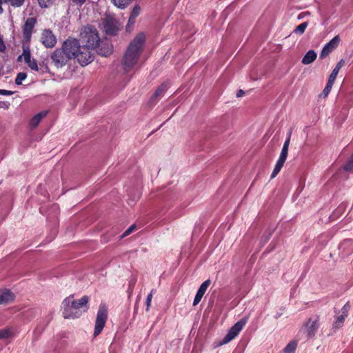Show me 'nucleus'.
Wrapping results in <instances>:
<instances>
[{
	"label": "nucleus",
	"mask_w": 353,
	"mask_h": 353,
	"mask_svg": "<svg viewBox=\"0 0 353 353\" xmlns=\"http://www.w3.org/2000/svg\"><path fill=\"white\" fill-rule=\"evenodd\" d=\"M152 296H153V294H152V290L151 292L148 294V296H147V299L145 301L146 311H149V310H150V307L151 306Z\"/></svg>",
	"instance_id": "36"
},
{
	"label": "nucleus",
	"mask_w": 353,
	"mask_h": 353,
	"mask_svg": "<svg viewBox=\"0 0 353 353\" xmlns=\"http://www.w3.org/2000/svg\"><path fill=\"white\" fill-rule=\"evenodd\" d=\"M99 47L97 52L99 54L103 57H108L112 52V46L109 43H102L101 46H98Z\"/></svg>",
	"instance_id": "20"
},
{
	"label": "nucleus",
	"mask_w": 353,
	"mask_h": 353,
	"mask_svg": "<svg viewBox=\"0 0 353 353\" xmlns=\"http://www.w3.org/2000/svg\"><path fill=\"white\" fill-rule=\"evenodd\" d=\"M14 299V295L10 290L0 291V304L12 302Z\"/></svg>",
	"instance_id": "16"
},
{
	"label": "nucleus",
	"mask_w": 353,
	"mask_h": 353,
	"mask_svg": "<svg viewBox=\"0 0 353 353\" xmlns=\"http://www.w3.org/2000/svg\"><path fill=\"white\" fill-rule=\"evenodd\" d=\"M48 112V111H41L37 114H35L30 121V126L31 128H35L38 126L41 121L45 118Z\"/></svg>",
	"instance_id": "18"
},
{
	"label": "nucleus",
	"mask_w": 353,
	"mask_h": 353,
	"mask_svg": "<svg viewBox=\"0 0 353 353\" xmlns=\"http://www.w3.org/2000/svg\"><path fill=\"white\" fill-rule=\"evenodd\" d=\"M281 169L280 168H278L274 166V168L272 172V174H271V179H273L274 177L276 176V175L279 173V172L281 171Z\"/></svg>",
	"instance_id": "41"
},
{
	"label": "nucleus",
	"mask_w": 353,
	"mask_h": 353,
	"mask_svg": "<svg viewBox=\"0 0 353 353\" xmlns=\"http://www.w3.org/2000/svg\"><path fill=\"white\" fill-rule=\"evenodd\" d=\"M246 321L245 319H241L236 322L229 330L228 334L223 338L221 345L226 344L234 339L241 331L243 326L245 325Z\"/></svg>",
	"instance_id": "11"
},
{
	"label": "nucleus",
	"mask_w": 353,
	"mask_h": 353,
	"mask_svg": "<svg viewBox=\"0 0 353 353\" xmlns=\"http://www.w3.org/2000/svg\"><path fill=\"white\" fill-rule=\"evenodd\" d=\"M140 6L139 5L134 6L129 17L127 26H129L130 25H133L135 23L136 18L140 14Z\"/></svg>",
	"instance_id": "24"
},
{
	"label": "nucleus",
	"mask_w": 353,
	"mask_h": 353,
	"mask_svg": "<svg viewBox=\"0 0 353 353\" xmlns=\"http://www.w3.org/2000/svg\"><path fill=\"white\" fill-rule=\"evenodd\" d=\"M339 70H337L336 69L334 68L332 72H331V74H330L329 76V78H328V81H330L332 83H334L336 79V77L339 74Z\"/></svg>",
	"instance_id": "35"
},
{
	"label": "nucleus",
	"mask_w": 353,
	"mask_h": 353,
	"mask_svg": "<svg viewBox=\"0 0 353 353\" xmlns=\"http://www.w3.org/2000/svg\"><path fill=\"white\" fill-rule=\"evenodd\" d=\"M136 228L135 225H132L130 227H129L122 234V237H125L128 236L132 232L134 231V230Z\"/></svg>",
	"instance_id": "38"
},
{
	"label": "nucleus",
	"mask_w": 353,
	"mask_h": 353,
	"mask_svg": "<svg viewBox=\"0 0 353 353\" xmlns=\"http://www.w3.org/2000/svg\"><path fill=\"white\" fill-rule=\"evenodd\" d=\"M89 300V296L86 295L77 300H74L72 296L66 297L62 302V315L63 318L76 319L80 317L82 312L79 309L84 307L83 312H86L88 310V303Z\"/></svg>",
	"instance_id": "2"
},
{
	"label": "nucleus",
	"mask_w": 353,
	"mask_h": 353,
	"mask_svg": "<svg viewBox=\"0 0 353 353\" xmlns=\"http://www.w3.org/2000/svg\"><path fill=\"white\" fill-rule=\"evenodd\" d=\"M305 326L307 327V337L308 339L312 338L318 330V325L316 321H312V319H310Z\"/></svg>",
	"instance_id": "19"
},
{
	"label": "nucleus",
	"mask_w": 353,
	"mask_h": 353,
	"mask_svg": "<svg viewBox=\"0 0 353 353\" xmlns=\"http://www.w3.org/2000/svg\"><path fill=\"white\" fill-rule=\"evenodd\" d=\"M94 50L83 45L81 46L77 54V59L81 65H87L94 60Z\"/></svg>",
	"instance_id": "5"
},
{
	"label": "nucleus",
	"mask_w": 353,
	"mask_h": 353,
	"mask_svg": "<svg viewBox=\"0 0 353 353\" xmlns=\"http://www.w3.org/2000/svg\"><path fill=\"white\" fill-rule=\"evenodd\" d=\"M210 280L208 279L205 281L199 287V290L196 292V296L194 297V301H193V305H196L201 300L202 297L203 296L204 294L205 293L208 288L210 285Z\"/></svg>",
	"instance_id": "15"
},
{
	"label": "nucleus",
	"mask_w": 353,
	"mask_h": 353,
	"mask_svg": "<svg viewBox=\"0 0 353 353\" xmlns=\"http://www.w3.org/2000/svg\"><path fill=\"white\" fill-rule=\"evenodd\" d=\"M168 85L166 83H161L158 88L156 90L153 95L151 97V101H156L158 100V98L163 96V94L167 90Z\"/></svg>",
	"instance_id": "21"
},
{
	"label": "nucleus",
	"mask_w": 353,
	"mask_h": 353,
	"mask_svg": "<svg viewBox=\"0 0 353 353\" xmlns=\"http://www.w3.org/2000/svg\"><path fill=\"white\" fill-rule=\"evenodd\" d=\"M23 54L21 56H19L18 59L19 60L21 57H23L24 61L26 63H29L31 60V53L29 43H23Z\"/></svg>",
	"instance_id": "23"
},
{
	"label": "nucleus",
	"mask_w": 353,
	"mask_h": 353,
	"mask_svg": "<svg viewBox=\"0 0 353 353\" xmlns=\"http://www.w3.org/2000/svg\"><path fill=\"white\" fill-rule=\"evenodd\" d=\"M343 169L347 172L353 170V154L350 157V159L347 161V163L344 165Z\"/></svg>",
	"instance_id": "31"
},
{
	"label": "nucleus",
	"mask_w": 353,
	"mask_h": 353,
	"mask_svg": "<svg viewBox=\"0 0 353 353\" xmlns=\"http://www.w3.org/2000/svg\"><path fill=\"white\" fill-rule=\"evenodd\" d=\"M13 94L12 91L0 89V94L5 96H10Z\"/></svg>",
	"instance_id": "40"
},
{
	"label": "nucleus",
	"mask_w": 353,
	"mask_h": 353,
	"mask_svg": "<svg viewBox=\"0 0 353 353\" xmlns=\"http://www.w3.org/2000/svg\"><path fill=\"white\" fill-rule=\"evenodd\" d=\"M245 92L243 90H239L236 92V97H241L244 95Z\"/></svg>",
	"instance_id": "45"
},
{
	"label": "nucleus",
	"mask_w": 353,
	"mask_h": 353,
	"mask_svg": "<svg viewBox=\"0 0 353 353\" xmlns=\"http://www.w3.org/2000/svg\"><path fill=\"white\" fill-rule=\"evenodd\" d=\"M6 48V46L3 43V40L0 38V52H3Z\"/></svg>",
	"instance_id": "44"
},
{
	"label": "nucleus",
	"mask_w": 353,
	"mask_h": 353,
	"mask_svg": "<svg viewBox=\"0 0 353 353\" xmlns=\"http://www.w3.org/2000/svg\"><path fill=\"white\" fill-rule=\"evenodd\" d=\"M316 53L314 50H309L303 57L302 63L304 65H308L312 63L316 59Z\"/></svg>",
	"instance_id": "22"
},
{
	"label": "nucleus",
	"mask_w": 353,
	"mask_h": 353,
	"mask_svg": "<svg viewBox=\"0 0 353 353\" xmlns=\"http://www.w3.org/2000/svg\"><path fill=\"white\" fill-rule=\"evenodd\" d=\"M12 335L11 331L9 328L0 330V339H8Z\"/></svg>",
	"instance_id": "32"
},
{
	"label": "nucleus",
	"mask_w": 353,
	"mask_h": 353,
	"mask_svg": "<svg viewBox=\"0 0 353 353\" xmlns=\"http://www.w3.org/2000/svg\"><path fill=\"white\" fill-rule=\"evenodd\" d=\"M307 15H310V12H301L300 13L299 15H298V17L297 19L299 20H301L302 19H303L305 16Z\"/></svg>",
	"instance_id": "43"
},
{
	"label": "nucleus",
	"mask_w": 353,
	"mask_h": 353,
	"mask_svg": "<svg viewBox=\"0 0 353 353\" xmlns=\"http://www.w3.org/2000/svg\"><path fill=\"white\" fill-rule=\"evenodd\" d=\"M81 39L83 46L95 49L100 43V37L97 29L92 26H85L81 32Z\"/></svg>",
	"instance_id": "3"
},
{
	"label": "nucleus",
	"mask_w": 353,
	"mask_h": 353,
	"mask_svg": "<svg viewBox=\"0 0 353 353\" xmlns=\"http://www.w3.org/2000/svg\"><path fill=\"white\" fill-rule=\"evenodd\" d=\"M246 321L245 319H241L236 322L229 330L228 334L223 338L221 345L226 344L234 339L241 331L243 326L245 325Z\"/></svg>",
	"instance_id": "10"
},
{
	"label": "nucleus",
	"mask_w": 353,
	"mask_h": 353,
	"mask_svg": "<svg viewBox=\"0 0 353 353\" xmlns=\"http://www.w3.org/2000/svg\"><path fill=\"white\" fill-rule=\"evenodd\" d=\"M333 84H334V83H332V82L327 81L326 86L324 88V90H323L321 96H323L324 98L327 97L332 90Z\"/></svg>",
	"instance_id": "30"
},
{
	"label": "nucleus",
	"mask_w": 353,
	"mask_h": 353,
	"mask_svg": "<svg viewBox=\"0 0 353 353\" xmlns=\"http://www.w3.org/2000/svg\"><path fill=\"white\" fill-rule=\"evenodd\" d=\"M145 36L143 32H139L128 46L122 59L123 70L127 72L130 71L137 63L143 51Z\"/></svg>",
	"instance_id": "1"
},
{
	"label": "nucleus",
	"mask_w": 353,
	"mask_h": 353,
	"mask_svg": "<svg viewBox=\"0 0 353 353\" xmlns=\"http://www.w3.org/2000/svg\"><path fill=\"white\" fill-rule=\"evenodd\" d=\"M103 28L108 35L114 36L120 30V24L115 18L107 16L103 21Z\"/></svg>",
	"instance_id": "7"
},
{
	"label": "nucleus",
	"mask_w": 353,
	"mask_h": 353,
	"mask_svg": "<svg viewBox=\"0 0 353 353\" xmlns=\"http://www.w3.org/2000/svg\"><path fill=\"white\" fill-rule=\"evenodd\" d=\"M73 5L74 6H79V7H81L85 2L87 0H71Z\"/></svg>",
	"instance_id": "39"
},
{
	"label": "nucleus",
	"mask_w": 353,
	"mask_h": 353,
	"mask_svg": "<svg viewBox=\"0 0 353 353\" xmlns=\"http://www.w3.org/2000/svg\"><path fill=\"white\" fill-rule=\"evenodd\" d=\"M297 342L296 341H290L283 349V353H294L297 347Z\"/></svg>",
	"instance_id": "26"
},
{
	"label": "nucleus",
	"mask_w": 353,
	"mask_h": 353,
	"mask_svg": "<svg viewBox=\"0 0 353 353\" xmlns=\"http://www.w3.org/2000/svg\"><path fill=\"white\" fill-rule=\"evenodd\" d=\"M290 141V135L286 139L283 145V148L281 150L280 157L287 159L288 154V148Z\"/></svg>",
	"instance_id": "25"
},
{
	"label": "nucleus",
	"mask_w": 353,
	"mask_h": 353,
	"mask_svg": "<svg viewBox=\"0 0 353 353\" xmlns=\"http://www.w3.org/2000/svg\"><path fill=\"white\" fill-rule=\"evenodd\" d=\"M285 161H286L285 159H283V158L279 157V158L275 165V167L281 169L283 168Z\"/></svg>",
	"instance_id": "37"
},
{
	"label": "nucleus",
	"mask_w": 353,
	"mask_h": 353,
	"mask_svg": "<svg viewBox=\"0 0 353 353\" xmlns=\"http://www.w3.org/2000/svg\"><path fill=\"white\" fill-rule=\"evenodd\" d=\"M26 64L32 70L34 71L41 72V73H44L48 71V67L47 65L40 64L39 66L37 61L34 59H31L30 61Z\"/></svg>",
	"instance_id": "17"
},
{
	"label": "nucleus",
	"mask_w": 353,
	"mask_h": 353,
	"mask_svg": "<svg viewBox=\"0 0 353 353\" xmlns=\"http://www.w3.org/2000/svg\"><path fill=\"white\" fill-rule=\"evenodd\" d=\"M41 42L47 48H52L57 44V37L50 29H44L41 34Z\"/></svg>",
	"instance_id": "12"
},
{
	"label": "nucleus",
	"mask_w": 353,
	"mask_h": 353,
	"mask_svg": "<svg viewBox=\"0 0 353 353\" xmlns=\"http://www.w3.org/2000/svg\"><path fill=\"white\" fill-rule=\"evenodd\" d=\"M81 46L76 39H68L62 45V49L66 52L70 59H77L78 50Z\"/></svg>",
	"instance_id": "6"
},
{
	"label": "nucleus",
	"mask_w": 353,
	"mask_h": 353,
	"mask_svg": "<svg viewBox=\"0 0 353 353\" xmlns=\"http://www.w3.org/2000/svg\"><path fill=\"white\" fill-rule=\"evenodd\" d=\"M3 0H0V14H1L3 12V8H2V3H3Z\"/></svg>",
	"instance_id": "46"
},
{
	"label": "nucleus",
	"mask_w": 353,
	"mask_h": 353,
	"mask_svg": "<svg viewBox=\"0 0 353 353\" xmlns=\"http://www.w3.org/2000/svg\"><path fill=\"white\" fill-rule=\"evenodd\" d=\"M27 77V74L25 72H19L18 73L16 79H15V83L17 85H21L22 83V81L26 79Z\"/></svg>",
	"instance_id": "33"
},
{
	"label": "nucleus",
	"mask_w": 353,
	"mask_h": 353,
	"mask_svg": "<svg viewBox=\"0 0 353 353\" xmlns=\"http://www.w3.org/2000/svg\"><path fill=\"white\" fill-rule=\"evenodd\" d=\"M37 23V19L34 17H28L22 27L23 43H30L33 29Z\"/></svg>",
	"instance_id": "9"
},
{
	"label": "nucleus",
	"mask_w": 353,
	"mask_h": 353,
	"mask_svg": "<svg viewBox=\"0 0 353 353\" xmlns=\"http://www.w3.org/2000/svg\"><path fill=\"white\" fill-rule=\"evenodd\" d=\"M114 6L119 8H125L130 2V0H112Z\"/></svg>",
	"instance_id": "28"
},
{
	"label": "nucleus",
	"mask_w": 353,
	"mask_h": 353,
	"mask_svg": "<svg viewBox=\"0 0 353 353\" xmlns=\"http://www.w3.org/2000/svg\"><path fill=\"white\" fill-rule=\"evenodd\" d=\"M350 310V305L349 302H347L341 309L342 314L337 315L335 317V320L333 323L334 329H339L344 323L345 319L347 317L349 311Z\"/></svg>",
	"instance_id": "14"
},
{
	"label": "nucleus",
	"mask_w": 353,
	"mask_h": 353,
	"mask_svg": "<svg viewBox=\"0 0 353 353\" xmlns=\"http://www.w3.org/2000/svg\"><path fill=\"white\" fill-rule=\"evenodd\" d=\"M340 41L339 36H335L323 48L320 54V59H323L328 56L335 48H337Z\"/></svg>",
	"instance_id": "13"
},
{
	"label": "nucleus",
	"mask_w": 353,
	"mask_h": 353,
	"mask_svg": "<svg viewBox=\"0 0 353 353\" xmlns=\"http://www.w3.org/2000/svg\"><path fill=\"white\" fill-rule=\"evenodd\" d=\"M308 24L309 23L307 21L301 23L300 25L296 27V28L294 30V32L298 34H303L305 29L308 26Z\"/></svg>",
	"instance_id": "27"
},
{
	"label": "nucleus",
	"mask_w": 353,
	"mask_h": 353,
	"mask_svg": "<svg viewBox=\"0 0 353 353\" xmlns=\"http://www.w3.org/2000/svg\"><path fill=\"white\" fill-rule=\"evenodd\" d=\"M1 74V69L0 68V75Z\"/></svg>",
	"instance_id": "47"
},
{
	"label": "nucleus",
	"mask_w": 353,
	"mask_h": 353,
	"mask_svg": "<svg viewBox=\"0 0 353 353\" xmlns=\"http://www.w3.org/2000/svg\"><path fill=\"white\" fill-rule=\"evenodd\" d=\"M345 61L343 59H341L338 63L336 64V67L334 68L337 70H340V69L344 65Z\"/></svg>",
	"instance_id": "42"
},
{
	"label": "nucleus",
	"mask_w": 353,
	"mask_h": 353,
	"mask_svg": "<svg viewBox=\"0 0 353 353\" xmlns=\"http://www.w3.org/2000/svg\"><path fill=\"white\" fill-rule=\"evenodd\" d=\"M108 319V309L103 304H101L97 314L94 336H98L103 330Z\"/></svg>",
	"instance_id": "4"
},
{
	"label": "nucleus",
	"mask_w": 353,
	"mask_h": 353,
	"mask_svg": "<svg viewBox=\"0 0 353 353\" xmlns=\"http://www.w3.org/2000/svg\"><path fill=\"white\" fill-rule=\"evenodd\" d=\"M56 0H37L39 6L42 8H46L54 3Z\"/></svg>",
	"instance_id": "29"
},
{
	"label": "nucleus",
	"mask_w": 353,
	"mask_h": 353,
	"mask_svg": "<svg viewBox=\"0 0 353 353\" xmlns=\"http://www.w3.org/2000/svg\"><path fill=\"white\" fill-rule=\"evenodd\" d=\"M51 59L54 65L59 68L65 65L71 59L62 48H57L52 53Z\"/></svg>",
	"instance_id": "8"
},
{
	"label": "nucleus",
	"mask_w": 353,
	"mask_h": 353,
	"mask_svg": "<svg viewBox=\"0 0 353 353\" xmlns=\"http://www.w3.org/2000/svg\"><path fill=\"white\" fill-rule=\"evenodd\" d=\"M25 0H4L5 2H9L13 7L18 8L21 6Z\"/></svg>",
	"instance_id": "34"
}]
</instances>
